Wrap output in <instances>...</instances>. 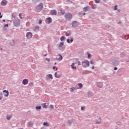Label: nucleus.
<instances>
[{
    "instance_id": "1",
    "label": "nucleus",
    "mask_w": 129,
    "mask_h": 129,
    "mask_svg": "<svg viewBox=\"0 0 129 129\" xmlns=\"http://www.w3.org/2000/svg\"><path fill=\"white\" fill-rule=\"evenodd\" d=\"M44 8V5H43V3H40L38 5H37L36 7V10L38 12H41L42 10Z\"/></svg>"
},
{
    "instance_id": "2",
    "label": "nucleus",
    "mask_w": 129,
    "mask_h": 129,
    "mask_svg": "<svg viewBox=\"0 0 129 129\" xmlns=\"http://www.w3.org/2000/svg\"><path fill=\"white\" fill-rule=\"evenodd\" d=\"M82 65L83 67H84V68H86V67H89V61L85 60L82 61Z\"/></svg>"
},
{
    "instance_id": "3",
    "label": "nucleus",
    "mask_w": 129,
    "mask_h": 129,
    "mask_svg": "<svg viewBox=\"0 0 129 129\" xmlns=\"http://www.w3.org/2000/svg\"><path fill=\"white\" fill-rule=\"evenodd\" d=\"M64 46V42H60L58 46H57L58 49H59L61 51H64L65 50V47H62Z\"/></svg>"
},
{
    "instance_id": "4",
    "label": "nucleus",
    "mask_w": 129,
    "mask_h": 129,
    "mask_svg": "<svg viewBox=\"0 0 129 129\" xmlns=\"http://www.w3.org/2000/svg\"><path fill=\"white\" fill-rule=\"evenodd\" d=\"M64 17L67 20H71L72 19V14L68 13L65 14Z\"/></svg>"
},
{
    "instance_id": "5",
    "label": "nucleus",
    "mask_w": 129,
    "mask_h": 129,
    "mask_svg": "<svg viewBox=\"0 0 129 129\" xmlns=\"http://www.w3.org/2000/svg\"><path fill=\"white\" fill-rule=\"evenodd\" d=\"M14 24L15 27H19V26L20 25V19H18L15 20L14 22Z\"/></svg>"
},
{
    "instance_id": "6",
    "label": "nucleus",
    "mask_w": 129,
    "mask_h": 129,
    "mask_svg": "<svg viewBox=\"0 0 129 129\" xmlns=\"http://www.w3.org/2000/svg\"><path fill=\"white\" fill-rule=\"evenodd\" d=\"M33 37V33L30 32H28L26 33V38L27 39H31Z\"/></svg>"
},
{
    "instance_id": "7",
    "label": "nucleus",
    "mask_w": 129,
    "mask_h": 129,
    "mask_svg": "<svg viewBox=\"0 0 129 129\" xmlns=\"http://www.w3.org/2000/svg\"><path fill=\"white\" fill-rule=\"evenodd\" d=\"M45 23L46 24H51L52 23V18L51 17H48L46 19Z\"/></svg>"
},
{
    "instance_id": "8",
    "label": "nucleus",
    "mask_w": 129,
    "mask_h": 129,
    "mask_svg": "<svg viewBox=\"0 0 129 129\" xmlns=\"http://www.w3.org/2000/svg\"><path fill=\"white\" fill-rule=\"evenodd\" d=\"M51 79H53V76L51 74H48L46 76V81H49Z\"/></svg>"
},
{
    "instance_id": "9",
    "label": "nucleus",
    "mask_w": 129,
    "mask_h": 129,
    "mask_svg": "<svg viewBox=\"0 0 129 129\" xmlns=\"http://www.w3.org/2000/svg\"><path fill=\"white\" fill-rule=\"evenodd\" d=\"M77 24H78V22H77V21H73L72 23L73 28H75L76 27H77Z\"/></svg>"
},
{
    "instance_id": "10",
    "label": "nucleus",
    "mask_w": 129,
    "mask_h": 129,
    "mask_svg": "<svg viewBox=\"0 0 129 129\" xmlns=\"http://www.w3.org/2000/svg\"><path fill=\"white\" fill-rule=\"evenodd\" d=\"M22 83L24 85H27V84H28V83H29V80H28V79H24L22 81Z\"/></svg>"
},
{
    "instance_id": "11",
    "label": "nucleus",
    "mask_w": 129,
    "mask_h": 129,
    "mask_svg": "<svg viewBox=\"0 0 129 129\" xmlns=\"http://www.w3.org/2000/svg\"><path fill=\"white\" fill-rule=\"evenodd\" d=\"M3 92H4V93H5V94H4V96H5V97H8L9 96V92H8V91H7V90H3Z\"/></svg>"
},
{
    "instance_id": "12",
    "label": "nucleus",
    "mask_w": 129,
    "mask_h": 129,
    "mask_svg": "<svg viewBox=\"0 0 129 129\" xmlns=\"http://www.w3.org/2000/svg\"><path fill=\"white\" fill-rule=\"evenodd\" d=\"M70 91L71 92H73L74 91V90H77V89H79V88H76L75 87H73L72 88H70Z\"/></svg>"
},
{
    "instance_id": "13",
    "label": "nucleus",
    "mask_w": 129,
    "mask_h": 129,
    "mask_svg": "<svg viewBox=\"0 0 129 129\" xmlns=\"http://www.w3.org/2000/svg\"><path fill=\"white\" fill-rule=\"evenodd\" d=\"M2 6H7L8 5V2H6V0H3L1 2Z\"/></svg>"
},
{
    "instance_id": "14",
    "label": "nucleus",
    "mask_w": 129,
    "mask_h": 129,
    "mask_svg": "<svg viewBox=\"0 0 129 129\" xmlns=\"http://www.w3.org/2000/svg\"><path fill=\"white\" fill-rule=\"evenodd\" d=\"M51 15H57V11L55 10H53L51 11Z\"/></svg>"
},
{
    "instance_id": "15",
    "label": "nucleus",
    "mask_w": 129,
    "mask_h": 129,
    "mask_svg": "<svg viewBox=\"0 0 129 129\" xmlns=\"http://www.w3.org/2000/svg\"><path fill=\"white\" fill-rule=\"evenodd\" d=\"M72 122H73V120H69L68 121L69 126H71L72 124Z\"/></svg>"
},
{
    "instance_id": "16",
    "label": "nucleus",
    "mask_w": 129,
    "mask_h": 129,
    "mask_svg": "<svg viewBox=\"0 0 129 129\" xmlns=\"http://www.w3.org/2000/svg\"><path fill=\"white\" fill-rule=\"evenodd\" d=\"M54 77H55V78H60V77H61V75H57V72H55L54 73Z\"/></svg>"
},
{
    "instance_id": "17",
    "label": "nucleus",
    "mask_w": 129,
    "mask_h": 129,
    "mask_svg": "<svg viewBox=\"0 0 129 129\" xmlns=\"http://www.w3.org/2000/svg\"><path fill=\"white\" fill-rule=\"evenodd\" d=\"M67 43H70V42H71V43H72L73 42V38H71V40L69 39H68L67 40Z\"/></svg>"
},
{
    "instance_id": "18",
    "label": "nucleus",
    "mask_w": 129,
    "mask_h": 129,
    "mask_svg": "<svg viewBox=\"0 0 129 129\" xmlns=\"http://www.w3.org/2000/svg\"><path fill=\"white\" fill-rule=\"evenodd\" d=\"M58 56H59V57L57 58L56 60H59V61H61L63 59V56L61 55V54H58Z\"/></svg>"
},
{
    "instance_id": "19",
    "label": "nucleus",
    "mask_w": 129,
    "mask_h": 129,
    "mask_svg": "<svg viewBox=\"0 0 129 129\" xmlns=\"http://www.w3.org/2000/svg\"><path fill=\"white\" fill-rule=\"evenodd\" d=\"M39 28H40V27H39V26H36V27H35V28H34V31L35 32H38V31H39Z\"/></svg>"
},
{
    "instance_id": "20",
    "label": "nucleus",
    "mask_w": 129,
    "mask_h": 129,
    "mask_svg": "<svg viewBox=\"0 0 129 129\" xmlns=\"http://www.w3.org/2000/svg\"><path fill=\"white\" fill-rule=\"evenodd\" d=\"M65 35L66 36V37H69L70 36H71V32H70L68 33V32H66V34H65Z\"/></svg>"
},
{
    "instance_id": "21",
    "label": "nucleus",
    "mask_w": 129,
    "mask_h": 129,
    "mask_svg": "<svg viewBox=\"0 0 129 129\" xmlns=\"http://www.w3.org/2000/svg\"><path fill=\"white\" fill-rule=\"evenodd\" d=\"M88 9H89V7H84L83 8L84 12H87V11H88Z\"/></svg>"
},
{
    "instance_id": "22",
    "label": "nucleus",
    "mask_w": 129,
    "mask_h": 129,
    "mask_svg": "<svg viewBox=\"0 0 129 129\" xmlns=\"http://www.w3.org/2000/svg\"><path fill=\"white\" fill-rule=\"evenodd\" d=\"M97 8V6H96V5H93L92 6V9H93V10H96Z\"/></svg>"
},
{
    "instance_id": "23",
    "label": "nucleus",
    "mask_w": 129,
    "mask_h": 129,
    "mask_svg": "<svg viewBox=\"0 0 129 129\" xmlns=\"http://www.w3.org/2000/svg\"><path fill=\"white\" fill-rule=\"evenodd\" d=\"M32 124H33L32 123V122H28V123H27V126H28V127H30V126H32Z\"/></svg>"
},
{
    "instance_id": "24",
    "label": "nucleus",
    "mask_w": 129,
    "mask_h": 129,
    "mask_svg": "<svg viewBox=\"0 0 129 129\" xmlns=\"http://www.w3.org/2000/svg\"><path fill=\"white\" fill-rule=\"evenodd\" d=\"M41 108H42V107L41 106H36V109H37V110H41Z\"/></svg>"
},
{
    "instance_id": "25",
    "label": "nucleus",
    "mask_w": 129,
    "mask_h": 129,
    "mask_svg": "<svg viewBox=\"0 0 129 129\" xmlns=\"http://www.w3.org/2000/svg\"><path fill=\"white\" fill-rule=\"evenodd\" d=\"M78 85L79 86L80 89H81V88H82V87H83V85H82V84L81 83H79Z\"/></svg>"
},
{
    "instance_id": "26",
    "label": "nucleus",
    "mask_w": 129,
    "mask_h": 129,
    "mask_svg": "<svg viewBox=\"0 0 129 129\" xmlns=\"http://www.w3.org/2000/svg\"><path fill=\"white\" fill-rule=\"evenodd\" d=\"M98 87H100L101 88V87H102L103 85H102V83H98Z\"/></svg>"
},
{
    "instance_id": "27",
    "label": "nucleus",
    "mask_w": 129,
    "mask_h": 129,
    "mask_svg": "<svg viewBox=\"0 0 129 129\" xmlns=\"http://www.w3.org/2000/svg\"><path fill=\"white\" fill-rule=\"evenodd\" d=\"M42 105L43 108H47V105H46V103H44L42 104Z\"/></svg>"
},
{
    "instance_id": "28",
    "label": "nucleus",
    "mask_w": 129,
    "mask_h": 129,
    "mask_svg": "<svg viewBox=\"0 0 129 129\" xmlns=\"http://www.w3.org/2000/svg\"><path fill=\"white\" fill-rule=\"evenodd\" d=\"M74 63H73V64L71 65V66H72V68L73 69H75V70H76V67H74Z\"/></svg>"
},
{
    "instance_id": "29",
    "label": "nucleus",
    "mask_w": 129,
    "mask_h": 129,
    "mask_svg": "<svg viewBox=\"0 0 129 129\" xmlns=\"http://www.w3.org/2000/svg\"><path fill=\"white\" fill-rule=\"evenodd\" d=\"M43 125H47V126H49V124L47 122H44Z\"/></svg>"
},
{
    "instance_id": "30",
    "label": "nucleus",
    "mask_w": 129,
    "mask_h": 129,
    "mask_svg": "<svg viewBox=\"0 0 129 129\" xmlns=\"http://www.w3.org/2000/svg\"><path fill=\"white\" fill-rule=\"evenodd\" d=\"M60 41H63V40H65V37L64 36H61L60 38Z\"/></svg>"
},
{
    "instance_id": "31",
    "label": "nucleus",
    "mask_w": 129,
    "mask_h": 129,
    "mask_svg": "<svg viewBox=\"0 0 129 129\" xmlns=\"http://www.w3.org/2000/svg\"><path fill=\"white\" fill-rule=\"evenodd\" d=\"M12 116H7V119H8V120H10Z\"/></svg>"
},
{
    "instance_id": "32",
    "label": "nucleus",
    "mask_w": 129,
    "mask_h": 129,
    "mask_svg": "<svg viewBox=\"0 0 129 129\" xmlns=\"http://www.w3.org/2000/svg\"><path fill=\"white\" fill-rule=\"evenodd\" d=\"M91 57V54L90 53H88V59H90Z\"/></svg>"
},
{
    "instance_id": "33",
    "label": "nucleus",
    "mask_w": 129,
    "mask_h": 129,
    "mask_svg": "<svg viewBox=\"0 0 129 129\" xmlns=\"http://www.w3.org/2000/svg\"><path fill=\"white\" fill-rule=\"evenodd\" d=\"M60 13H61V15H65L66 12H65V11H61Z\"/></svg>"
},
{
    "instance_id": "34",
    "label": "nucleus",
    "mask_w": 129,
    "mask_h": 129,
    "mask_svg": "<svg viewBox=\"0 0 129 129\" xmlns=\"http://www.w3.org/2000/svg\"><path fill=\"white\" fill-rule=\"evenodd\" d=\"M50 108H51V109H54V105H50Z\"/></svg>"
},
{
    "instance_id": "35",
    "label": "nucleus",
    "mask_w": 129,
    "mask_h": 129,
    "mask_svg": "<svg viewBox=\"0 0 129 129\" xmlns=\"http://www.w3.org/2000/svg\"><path fill=\"white\" fill-rule=\"evenodd\" d=\"M19 16L20 19H23V17H22V13H20Z\"/></svg>"
},
{
    "instance_id": "36",
    "label": "nucleus",
    "mask_w": 129,
    "mask_h": 129,
    "mask_svg": "<svg viewBox=\"0 0 129 129\" xmlns=\"http://www.w3.org/2000/svg\"><path fill=\"white\" fill-rule=\"evenodd\" d=\"M78 65L79 66H80V65H81V62H80V61H78Z\"/></svg>"
},
{
    "instance_id": "37",
    "label": "nucleus",
    "mask_w": 129,
    "mask_h": 129,
    "mask_svg": "<svg viewBox=\"0 0 129 129\" xmlns=\"http://www.w3.org/2000/svg\"><path fill=\"white\" fill-rule=\"evenodd\" d=\"M33 84H34V83H33V82L30 83H29V86H33Z\"/></svg>"
},
{
    "instance_id": "38",
    "label": "nucleus",
    "mask_w": 129,
    "mask_h": 129,
    "mask_svg": "<svg viewBox=\"0 0 129 129\" xmlns=\"http://www.w3.org/2000/svg\"><path fill=\"white\" fill-rule=\"evenodd\" d=\"M99 120H98L97 123H100V122H101V120L100 119V118L99 119Z\"/></svg>"
},
{
    "instance_id": "39",
    "label": "nucleus",
    "mask_w": 129,
    "mask_h": 129,
    "mask_svg": "<svg viewBox=\"0 0 129 129\" xmlns=\"http://www.w3.org/2000/svg\"><path fill=\"white\" fill-rule=\"evenodd\" d=\"M116 10H117V5H116L114 7V10L116 11Z\"/></svg>"
},
{
    "instance_id": "40",
    "label": "nucleus",
    "mask_w": 129,
    "mask_h": 129,
    "mask_svg": "<svg viewBox=\"0 0 129 129\" xmlns=\"http://www.w3.org/2000/svg\"><path fill=\"white\" fill-rule=\"evenodd\" d=\"M90 64H91V65H93V64H94L93 63V61H92V60H91L90 62Z\"/></svg>"
},
{
    "instance_id": "41",
    "label": "nucleus",
    "mask_w": 129,
    "mask_h": 129,
    "mask_svg": "<svg viewBox=\"0 0 129 129\" xmlns=\"http://www.w3.org/2000/svg\"><path fill=\"white\" fill-rule=\"evenodd\" d=\"M12 19H15L16 18V17H15V16H14L13 14L12 15Z\"/></svg>"
},
{
    "instance_id": "42",
    "label": "nucleus",
    "mask_w": 129,
    "mask_h": 129,
    "mask_svg": "<svg viewBox=\"0 0 129 129\" xmlns=\"http://www.w3.org/2000/svg\"><path fill=\"white\" fill-rule=\"evenodd\" d=\"M47 61H48V62H50V58H45Z\"/></svg>"
},
{
    "instance_id": "43",
    "label": "nucleus",
    "mask_w": 129,
    "mask_h": 129,
    "mask_svg": "<svg viewBox=\"0 0 129 129\" xmlns=\"http://www.w3.org/2000/svg\"><path fill=\"white\" fill-rule=\"evenodd\" d=\"M13 43H14V45H16V41L14 40H13Z\"/></svg>"
},
{
    "instance_id": "44",
    "label": "nucleus",
    "mask_w": 129,
    "mask_h": 129,
    "mask_svg": "<svg viewBox=\"0 0 129 129\" xmlns=\"http://www.w3.org/2000/svg\"><path fill=\"white\" fill-rule=\"evenodd\" d=\"M39 24H42V20H39Z\"/></svg>"
},
{
    "instance_id": "45",
    "label": "nucleus",
    "mask_w": 129,
    "mask_h": 129,
    "mask_svg": "<svg viewBox=\"0 0 129 129\" xmlns=\"http://www.w3.org/2000/svg\"><path fill=\"white\" fill-rule=\"evenodd\" d=\"M3 18V15H2V13L0 12V18L2 19Z\"/></svg>"
},
{
    "instance_id": "46",
    "label": "nucleus",
    "mask_w": 129,
    "mask_h": 129,
    "mask_svg": "<svg viewBox=\"0 0 129 129\" xmlns=\"http://www.w3.org/2000/svg\"><path fill=\"white\" fill-rule=\"evenodd\" d=\"M5 27H9V24H5L4 25Z\"/></svg>"
},
{
    "instance_id": "47",
    "label": "nucleus",
    "mask_w": 129,
    "mask_h": 129,
    "mask_svg": "<svg viewBox=\"0 0 129 129\" xmlns=\"http://www.w3.org/2000/svg\"><path fill=\"white\" fill-rule=\"evenodd\" d=\"M81 110H84V108L83 107H82L81 108Z\"/></svg>"
},
{
    "instance_id": "48",
    "label": "nucleus",
    "mask_w": 129,
    "mask_h": 129,
    "mask_svg": "<svg viewBox=\"0 0 129 129\" xmlns=\"http://www.w3.org/2000/svg\"><path fill=\"white\" fill-rule=\"evenodd\" d=\"M117 69V68L115 67L114 69V70H116Z\"/></svg>"
},
{
    "instance_id": "49",
    "label": "nucleus",
    "mask_w": 129,
    "mask_h": 129,
    "mask_svg": "<svg viewBox=\"0 0 129 129\" xmlns=\"http://www.w3.org/2000/svg\"><path fill=\"white\" fill-rule=\"evenodd\" d=\"M92 69H94V66H93L92 67Z\"/></svg>"
},
{
    "instance_id": "50",
    "label": "nucleus",
    "mask_w": 129,
    "mask_h": 129,
    "mask_svg": "<svg viewBox=\"0 0 129 129\" xmlns=\"http://www.w3.org/2000/svg\"><path fill=\"white\" fill-rule=\"evenodd\" d=\"M55 68H56V67H55V66L53 67V68H52L53 69H55Z\"/></svg>"
},
{
    "instance_id": "51",
    "label": "nucleus",
    "mask_w": 129,
    "mask_h": 129,
    "mask_svg": "<svg viewBox=\"0 0 129 129\" xmlns=\"http://www.w3.org/2000/svg\"><path fill=\"white\" fill-rule=\"evenodd\" d=\"M2 99H3V97L0 96V100H2Z\"/></svg>"
},
{
    "instance_id": "52",
    "label": "nucleus",
    "mask_w": 129,
    "mask_h": 129,
    "mask_svg": "<svg viewBox=\"0 0 129 129\" xmlns=\"http://www.w3.org/2000/svg\"><path fill=\"white\" fill-rule=\"evenodd\" d=\"M83 16H85L86 13H84L83 14Z\"/></svg>"
},
{
    "instance_id": "53",
    "label": "nucleus",
    "mask_w": 129,
    "mask_h": 129,
    "mask_svg": "<svg viewBox=\"0 0 129 129\" xmlns=\"http://www.w3.org/2000/svg\"><path fill=\"white\" fill-rule=\"evenodd\" d=\"M96 4H97V0H95Z\"/></svg>"
},
{
    "instance_id": "54",
    "label": "nucleus",
    "mask_w": 129,
    "mask_h": 129,
    "mask_svg": "<svg viewBox=\"0 0 129 129\" xmlns=\"http://www.w3.org/2000/svg\"><path fill=\"white\" fill-rule=\"evenodd\" d=\"M3 22H6V20H5V19H4V20H3Z\"/></svg>"
},
{
    "instance_id": "55",
    "label": "nucleus",
    "mask_w": 129,
    "mask_h": 129,
    "mask_svg": "<svg viewBox=\"0 0 129 129\" xmlns=\"http://www.w3.org/2000/svg\"><path fill=\"white\" fill-rule=\"evenodd\" d=\"M0 50H1V51H3V48H0Z\"/></svg>"
},
{
    "instance_id": "56",
    "label": "nucleus",
    "mask_w": 129,
    "mask_h": 129,
    "mask_svg": "<svg viewBox=\"0 0 129 129\" xmlns=\"http://www.w3.org/2000/svg\"><path fill=\"white\" fill-rule=\"evenodd\" d=\"M117 11H118V12H120V10L119 9V10H117Z\"/></svg>"
},
{
    "instance_id": "57",
    "label": "nucleus",
    "mask_w": 129,
    "mask_h": 129,
    "mask_svg": "<svg viewBox=\"0 0 129 129\" xmlns=\"http://www.w3.org/2000/svg\"><path fill=\"white\" fill-rule=\"evenodd\" d=\"M46 56H47V54H45V55H44V57H46Z\"/></svg>"
},
{
    "instance_id": "58",
    "label": "nucleus",
    "mask_w": 129,
    "mask_h": 129,
    "mask_svg": "<svg viewBox=\"0 0 129 129\" xmlns=\"http://www.w3.org/2000/svg\"><path fill=\"white\" fill-rule=\"evenodd\" d=\"M56 64H57V62L54 63V65H56Z\"/></svg>"
},
{
    "instance_id": "59",
    "label": "nucleus",
    "mask_w": 129,
    "mask_h": 129,
    "mask_svg": "<svg viewBox=\"0 0 129 129\" xmlns=\"http://www.w3.org/2000/svg\"><path fill=\"white\" fill-rule=\"evenodd\" d=\"M70 0H67V2H70Z\"/></svg>"
},
{
    "instance_id": "60",
    "label": "nucleus",
    "mask_w": 129,
    "mask_h": 129,
    "mask_svg": "<svg viewBox=\"0 0 129 129\" xmlns=\"http://www.w3.org/2000/svg\"><path fill=\"white\" fill-rule=\"evenodd\" d=\"M56 70H58V68H56Z\"/></svg>"
},
{
    "instance_id": "61",
    "label": "nucleus",
    "mask_w": 129,
    "mask_h": 129,
    "mask_svg": "<svg viewBox=\"0 0 129 129\" xmlns=\"http://www.w3.org/2000/svg\"><path fill=\"white\" fill-rule=\"evenodd\" d=\"M97 3H99V0H98V1H97Z\"/></svg>"
},
{
    "instance_id": "62",
    "label": "nucleus",
    "mask_w": 129,
    "mask_h": 129,
    "mask_svg": "<svg viewBox=\"0 0 129 129\" xmlns=\"http://www.w3.org/2000/svg\"><path fill=\"white\" fill-rule=\"evenodd\" d=\"M96 123H97V121L96 122Z\"/></svg>"
}]
</instances>
